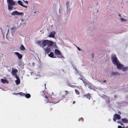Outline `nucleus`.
<instances>
[{
    "label": "nucleus",
    "instance_id": "f257e3e1",
    "mask_svg": "<svg viewBox=\"0 0 128 128\" xmlns=\"http://www.w3.org/2000/svg\"><path fill=\"white\" fill-rule=\"evenodd\" d=\"M38 43L40 46H43L42 48L45 50L46 52L48 54L51 51L50 48L47 47L45 49L44 47L47 46H52L53 44V42L46 40L38 41Z\"/></svg>",
    "mask_w": 128,
    "mask_h": 128
},
{
    "label": "nucleus",
    "instance_id": "f03ea898",
    "mask_svg": "<svg viewBox=\"0 0 128 128\" xmlns=\"http://www.w3.org/2000/svg\"><path fill=\"white\" fill-rule=\"evenodd\" d=\"M112 62L114 65L116 66L118 70H121L124 65L118 60L116 55L112 54Z\"/></svg>",
    "mask_w": 128,
    "mask_h": 128
},
{
    "label": "nucleus",
    "instance_id": "7ed1b4c3",
    "mask_svg": "<svg viewBox=\"0 0 128 128\" xmlns=\"http://www.w3.org/2000/svg\"><path fill=\"white\" fill-rule=\"evenodd\" d=\"M8 10L10 11L13 8V6L15 5L16 2L13 0H7Z\"/></svg>",
    "mask_w": 128,
    "mask_h": 128
},
{
    "label": "nucleus",
    "instance_id": "20e7f679",
    "mask_svg": "<svg viewBox=\"0 0 128 128\" xmlns=\"http://www.w3.org/2000/svg\"><path fill=\"white\" fill-rule=\"evenodd\" d=\"M117 114H115L114 115L113 120L115 122L116 120H119L121 118V116L120 115L121 114L120 112H119Z\"/></svg>",
    "mask_w": 128,
    "mask_h": 128
},
{
    "label": "nucleus",
    "instance_id": "39448f33",
    "mask_svg": "<svg viewBox=\"0 0 128 128\" xmlns=\"http://www.w3.org/2000/svg\"><path fill=\"white\" fill-rule=\"evenodd\" d=\"M15 31V29L14 28H12L11 29V34H9V35L8 36V33L9 32V30H8V32L7 34H6V36H7L8 35V36H9L10 38H12L13 37V35L14 34V32Z\"/></svg>",
    "mask_w": 128,
    "mask_h": 128
},
{
    "label": "nucleus",
    "instance_id": "423d86ee",
    "mask_svg": "<svg viewBox=\"0 0 128 128\" xmlns=\"http://www.w3.org/2000/svg\"><path fill=\"white\" fill-rule=\"evenodd\" d=\"M54 53L56 54L57 56L59 58H64L58 50L55 49L54 50Z\"/></svg>",
    "mask_w": 128,
    "mask_h": 128
},
{
    "label": "nucleus",
    "instance_id": "0eeeda50",
    "mask_svg": "<svg viewBox=\"0 0 128 128\" xmlns=\"http://www.w3.org/2000/svg\"><path fill=\"white\" fill-rule=\"evenodd\" d=\"M16 15L18 16H23L24 15V14L23 12H19L16 11L13 12L11 14V15L12 16H14Z\"/></svg>",
    "mask_w": 128,
    "mask_h": 128
},
{
    "label": "nucleus",
    "instance_id": "6e6552de",
    "mask_svg": "<svg viewBox=\"0 0 128 128\" xmlns=\"http://www.w3.org/2000/svg\"><path fill=\"white\" fill-rule=\"evenodd\" d=\"M87 85L88 88L90 89H94V88H95V86L92 84L91 83L89 82H88Z\"/></svg>",
    "mask_w": 128,
    "mask_h": 128
},
{
    "label": "nucleus",
    "instance_id": "1a4fd4ad",
    "mask_svg": "<svg viewBox=\"0 0 128 128\" xmlns=\"http://www.w3.org/2000/svg\"><path fill=\"white\" fill-rule=\"evenodd\" d=\"M18 70L17 69H14L12 70L11 71V74L12 75L14 76V75H16V73L18 72Z\"/></svg>",
    "mask_w": 128,
    "mask_h": 128
},
{
    "label": "nucleus",
    "instance_id": "9d476101",
    "mask_svg": "<svg viewBox=\"0 0 128 128\" xmlns=\"http://www.w3.org/2000/svg\"><path fill=\"white\" fill-rule=\"evenodd\" d=\"M17 2L21 6H22L25 8H27V6L26 5H24L22 4V2L21 1L18 0L17 1Z\"/></svg>",
    "mask_w": 128,
    "mask_h": 128
},
{
    "label": "nucleus",
    "instance_id": "9b49d317",
    "mask_svg": "<svg viewBox=\"0 0 128 128\" xmlns=\"http://www.w3.org/2000/svg\"><path fill=\"white\" fill-rule=\"evenodd\" d=\"M56 33L55 31H52L50 34L49 36L50 37L54 38V34Z\"/></svg>",
    "mask_w": 128,
    "mask_h": 128
},
{
    "label": "nucleus",
    "instance_id": "f8f14e48",
    "mask_svg": "<svg viewBox=\"0 0 128 128\" xmlns=\"http://www.w3.org/2000/svg\"><path fill=\"white\" fill-rule=\"evenodd\" d=\"M15 54L18 57L19 59H21L22 57V55L18 52H15Z\"/></svg>",
    "mask_w": 128,
    "mask_h": 128
},
{
    "label": "nucleus",
    "instance_id": "ddd939ff",
    "mask_svg": "<svg viewBox=\"0 0 128 128\" xmlns=\"http://www.w3.org/2000/svg\"><path fill=\"white\" fill-rule=\"evenodd\" d=\"M21 22V24L22 26H26V22H25L24 19H22Z\"/></svg>",
    "mask_w": 128,
    "mask_h": 128
},
{
    "label": "nucleus",
    "instance_id": "4468645a",
    "mask_svg": "<svg viewBox=\"0 0 128 128\" xmlns=\"http://www.w3.org/2000/svg\"><path fill=\"white\" fill-rule=\"evenodd\" d=\"M69 2L68 1H67L66 3L67 10H69L70 9V8L69 7L70 4H69Z\"/></svg>",
    "mask_w": 128,
    "mask_h": 128
},
{
    "label": "nucleus",
    "instance_id": "2eb2a0df",
    "mask_svg": "<svg viewBox=\"0 0 128 128\" xmlns=\"http://www.w3.org/2000/svg\"><path fill=\"white\" fill-rule=\"evenodd\" d=\"M22 94L21 95H22L24 96L26 98H28L30 97V94H25L23 93H22Z\"/></svg>",
    "mask_w": 128,
    "mask_h": 128
},
{
    "label": "nucleus",
    "instance_id": "dca6fc26",
    "mask_svg": "<svg viewBox=\"0 0 128 128\" xmlns=\"http://www.w3.org/2000/svg\"><path fill=\"white\" fill-rule=\"evenodd\" d=\"M121 70H122L124 72H126L128 70V67L125 66H123Z\"/></svg>",
    "mask_w": 128,
    "mask_h": 128
},
{
    "label": "nucleus",
    "instance_id": "f3484780",
    "mask_svg": "<svg viewBox=\"0 0 128 128\" xmlns=\"http://www.w3.org/2000/svg\"><path fill=\"white\" fill-rule=\"evenodd\" d=\"M118 16L120 17L119 18L122 22H125L127 20V19L122 18L120 14H118Z\"/></svg>",
    "mask_w": 128,
    "mask_h": 128
},
{
    "label": "nucleus",
    "instance_id": "a211bd4d",
    "mask_svg": "<svg viewBox=\"0 0 128 128\" xmlns=\"http://www.w3.org/2000/svg\"><path fill=\"white\" fill-rule=\"evenodd\" d=\"M111 74L112 75H119L120 74L119 72H111Z\"/></svg>",
    "mask_w": 128,
    "mask_h": 128
},
{
    "label": "nucleus",
    "instance_id": "6ab92c4d",
    "mask_svg": "<svg viewBox=\"0 0 128 128\" xmlns=\"http://www.w3.org/2000/svg\"><path fill=\"white\" fill-rule=\"evenodd\" d=\"M1 81L3 84H7L8 83V81L6 79H1Z\"/></svg>",
    "mask_w": 128,
    "mask_h": 128
},
{
    "label": "nucleus",
    "instance_id": "aec40b11",
    "mask_svg": "<svg viewBox=\"0 0 128 128\" xmlns=\"http://www.w3.org/2000/svg\"><path fill=\"white\" fill-rule=\"evenodd\" d=\"M48 56L52 58H56V57L54 56V53L52 52H51L50 54H48Z\"/></svg>",
    "mask_w": 128,
    "mask_h": 128
},
{
    "label": "nucleus",
    "instance_id": "412c9836",
    "mask_svg": "<svg viewBox=\"0 0 128 128\" xmlns=\"http://www.w3.org/2000/svg\"><path fill=\"white\" fill-rule=\"evenodd\" d=\"M122 122L125 123H128V120L126 118H122Z\"/></svg>",
    "mask_w": 128,
    "mask_h": 128
},
{
    "label": "nucleus",
    "instance_id": "4be33fe9",
    "mask_svg": "<svg viewBox=\"0 0 128 128\" xmlns=\"http://www.w3.org/2000/svg\"><path fill=\"white\" fill-rule=\"evenodd\" d=\"M20 49L21 50H25V48L23 45H22L20 47Z\"/></svg>",
    "mask_w": 128,
    "mask_h": 128
},
{
    "label": "nucleus",
    "instance_id": "5701e85b",
    "mask_svg": "<svg viewBox=\"0 0 128 128\" xmlns=\"http://www.w3.org/2000/svg\"><path fill=\"white\" fill-rule=\"evenodd\" d=\"M15 82L16 84H18L20 83V80L19 79H17L15 80Z\"/></svg>",
    "mask_w": 128,
    "mask_h": 128
},
{
    "label": "nucleus",
    "instance_id": "b1692460",
    "mask_svg": "<svg viewBox=\"0 0 128 128\" xmlns=\"http://www.w3.org/2000/svg\"><path fill=\"white\" fill-rule=\"evenodd\" d=\"M86 96V97L88 98L89 100L90 99V94H88L87 95H84V96Z\"/></svg>",
    "mask_w": 128,
    "mask_h": 128
},
{
    "label": "nucleus",
    "instance_id": "393cba45",
    "mask_svg": "<svg viewBox=\"0 0 128 128\" xmlns=\"http://www.w3.org/2000/svg\"><path fill=\"white\" fill-rule=\"evenodd\" d=\"M75 91L76 93L78 94H79V92L78 90H75Z\"/></svg>",
    "mask_w": 128,
    "mask_h": 128
},
{
    "label": "nucleus",
    "instance_id": "a878e982",
    "mask_svg": "<svg viewBox=\"0 0 128 128\" xmlns=\"http://www.w3.org/2000/svg\"><path fill=\"white\" fill-rule=\"evenodd\" d=\"M83 82L84 83V86H86L87 85V84L88 82L86 83L84 81H83Z\"/></svg>",
    "mask_w": 128,
    "mask_h": 128
},
{
    "label": "nucleus",
    "instance_id": "bb28decb",
    "mask_svg": "<svg viewBox=\"0 0 128 128\" xmlns=\"http://www.w3.org/2000/svg\"><path fill=\"white\" fill-rule=\"evenodd\" d=\"M24 2L26 4H28V2L27 1H24Z\"/></svg>",
    "mask_w": 128,
    "mask_h": 128
},
{
    "label": "nucleus",
    "instance_id": "cd10ccee",
    "mask_svg": "<svg viewBox=\"0 0 128 128\" xmlns=\"http://www.w3.org/2000/svg\"><path fill=\"white\" fill-rule=\"evenodd\" d=\"M14 76H15L16 78L17 79H19L18 78V77L17 76V74H16V75H14Z\"/></svg>",
    "mask_w": 128,
    "mask_h": 128
},
{
    "label": "nucleus",
    "instance_id": "c85d7f7f",
    "mask_svg": "<svg viewBox=\"0 0 128 128\" xmlns=\"http://www.w3.org/2000/svg\"><path fill=\"white\" fill-rule=\"evenodd\" d=\"M118 128H124V127H122L121 126H118Z\"/></svg>",
    "mask_w": 128,
    "mask_h": 128
},
{
    "label": "nucleus",
    "instance_id": "c756f323",
    "mask_svg": "<svg viewBox=\"0 0 128 128\" xmlns=\"http://www.w3.org/2000/svg\"><path fill=\"white\" fill-rule=\"evenodd\" d=\"M76 47L78 49V50L80 51V49L77 46H76Z\"/></svg>",
    "mask_w": 128,
    "mask_h": 128
},
{
    "label": "nucleus",
    "instance_id": "7c9ffc66",
    "mask_svg": "<svg viewBox=\"0 0 128 128\" xmlns=\"http://www.w3.org/2000/svg\"><path fill=\"white\" fill-rule=\"evenodd\" d=\"M68 92L67 91H66L65 92V95H66L67 94H68Z\"/></svg>",
    "mask_w": 128,
    "mask_h": 128
},
{
    "label": "nucleus",
    "instance_id": "2f4dec72",
    "mask_svg": "<svg viewBox=\"0 0 128 128\" xmlns=\"http://www.w3.org/2000/svg\"><path fill=\"white\" fill-rule=\"evenodd\" d=\"M118 123L119 124H122V123L120 121H118Z\"/></svg>",
    "mask_w": 128,
    "mask_h": 128
},
{
    "label": "nucleus",
    "instance_id": "473e14b6",
    "mask_svg": "<svg viewBox=\"0 0 128 128\" xmlns=\"http://www.w3.org/2000/svg\"><path fill=\"white\" fill-rule=\"evenodd\" d=\"M92 56L93 58L94 57V54H92Z\"/></svg>",
    "mask_w": 128,
    "mask_h": 128
},
{
    "label": "nucleus",
    "instance_id": "72a5a7b5",
    "mask_svg": "<svg viewBox=\"0 0 128 128\" xmlns=\"http://www.w3.org/2000/svg\"><path fill=\"white\" fill-rule=\"evenodd\" d=\"M30 73L31 75H32V74H33V72H31Z\"/></svg>",
    "mask_w": 128,
    "mask_h": 128
},
{
    "label": "nucleus",
    "instance_id": "f704fd0d",
    "mask_svg": "<svg viewBox=\"0 0 128 128\" xmlns=\"http://www.w3.org/2000/svg\"><path fill=\"white\" fill-rule=\"evenodd\" d=\"M75 101H73V104H74L75 103Z\"/></svg>",
    "mask_w": 128,
    "mask_h": 128
},
{
    "label": "nucleus",
    "instance_id": "c9c22d12",
    "mask_svg": "<svg viewBox=\"0 0 128 128\" xmlns=\"http://www.w3.org/2000/svg\"><path fill=\"white\" fill-rule=\"evenodd\" d=\"M38 78L40 77V75H38Z\"/></svg>",
    "mask_w": 128,
    "mask_h": 128
},
{
    "label": "nucleus",
    "instance_id": "e433bc0d",
    "mask_svg": "<svg viewBox=\"0 0 128 128\" xmlns=\"http://www.w3.org/2000/svg\"><path fill=\"white\" fill-rule=\"evenodd\" d=\"M106 80H104V81H103V82H106Z\"/></svg>",
    "mask_w": 128,
    "mask_h": 128
},
{
    "label": "nucleus",
    "instance_id": "4c0bfd02",
    "mask_svg": "<svg viewBox=\"0 0 128 128\" xmlns=\"http://www.w3.org/2000/svg\"><path fill=\"white\" fill-rule=\"evenodd\" d=\"M94 89H92L93 90H94V91H95V90L94 89Z\"/></svg>",
    "mask_w": 128,
    "mask_h": 128
},
{
    "label": "nucleus",
    "instance_id": "58836bf2",
    "mask_svg": "<svg viewBox=\"0 0 128 128\" xmlns=\"http://www.w3.org/2000/svg\"><path fill=\"white\" fill-rule=\"evenodd\" d=\"M45 97L46 98H47V97H46V96H45Z\"/></svg>",
    "mask_w": 128,
    "mask_h": 128
},
{
    "label": "nucleus",
    "instance_id": "ea45409f",
    "mask_svg": "<svg viewBox=\"0 0 128 128\" xmlns=\"http://www.w3.org/2000/svg\"><path fill=\"white\" fill-rule=\"evenodd\" d=\"M81 120H82L83 119V118H81Z\"/></svg>",
    "mask_w": 128,
    "mask_h": 128
},
{
    "label": "nucleus",
    "instance_id": "a19ab883",
    "mask_svg": "<svg viewBox=\"0 0 128 128\" xmlns=\"http://www.w3.org/2000/svg\"><path fill=\"white\" fill-rule=\"evenodd\" d=\"M114 96V97H116V96Z\"/></svg>",
    "mask_w": 128,
    "mask_h": 128
},
{
    "label": "nucleus",
    "instance_id": "79ce46f5",
    "mask_svg": "<svg viewBox=\"0 0 128 128\" xmlns=\"http://www.w3.org/2000/svg\"><path fill=\"white\" fill-rule=\"evenodd\" d=\"M46 84H45V85H44V86H45V87H46Z\"/></svg>",
    "mask_w": 128,
    "mask_h": 128
},
{
    "label": "nucleus",
    "instance_id": "37998d69",
    "mask_svg": "<svg viewBox=\"0 0 128 128\" xmlns=\"http://www.w3.org/2000/svg\"><path fill=\"white\" fill-rule=\"evenodd\" d=\"M126 128H128V127H126Z\"/></svg>",
    "mask_w": 128,
    "mask_h": 128
},
{
    "label": "nucleus",
    "instance_id": "c03bdc74",
    "mask_svg": "<svg viewBox=\"0 0 128 128\" xmlns=\"http://www.w3.org/2000/svg\"><path fill=\"white\" fill-rule=\"evenodd\" d=\"M36 12H34V13H36Z\"/></svg>",
    "mask_w": 128,
    "mask_h": 128
},
{
    "label": "nucleus",
    "instance_id": "a18cd8bd",
    "mask_svg": "<svg viewBox=\"0 0 128 128\" xmlns=\"http://www.w3.org/2000/svg\"><path fill=\"white\" fill-rule=\"evenodd\" d=\"M37 78H35V79H37Z\"/></svg>",
    "mask_w": 128,
    "mask_h": 128
},
{
    "label": "nucleus",
    "instance_id": "49530a36",
    "mask_svg": "<svg viewBox=\"0 0 128 128\" xmlns=\"http://www.w3.org/2000/svg\"><path fill=\"white\" fill-rule=\"evenodd\" d=\"M75 70H76V69H75Z\"/></svg>",
    "mask_w": 128,
    "mask_h": 128
},
{
    "label": "nucleus",
    "instance_id": "de8ad7c7",
    "mask_svg": "<svg viewBox=\"0 0 128 128\" xmlns=\"http://www.w3.org/2000/svg\"><path fill=\"white\" fill-rule=\"evenodd\" d=\"M75 70H76V69H75Z\"/></svg>",
    "mask_w": 128,
    "mask_h": 128
},
{
    "label": "nucleus",
    "instance_id": "09e8293b",
    "mask_svg": "<svg viewBox=\"0 0 128 128\" xmlns=\"http://www.w3.org/2000/svg\"><path fill=\"white\" fill-rule=\"evenodd\" d=\"M75 70H76V69H75Z\"/></svg>",
    "mask_w": 128,
    "mask_h": 128
},
{
    "label": "nucleus",
    "instance_id": "8fccbe9b",
    "mask_svg": "<svg viewBox=\"0 0 128 128\" xmlns=\"http://www.w3.org/2000/svg\"><path fill=\"white\" fill-rule=\"evenodd\" d=\"M0 49H1V48L0 47Z\"/></svg>",
    "mask_w": 128,
    "mask_h": 128
},
{
    "label": "nucleus",
    "instance_id": "3c124183",
    "mask_svg": "<svg viewBox=\"0 0 128 128\" xmlns=\"http://www.w3.org/2000/svg\"><path fill=\"white\" fill-rule=\"evenodd\" d=\"M57 102H56V103H57Z\"/></svg>",
    "mask_w": 128,
    "mask_h": 128
}]
</instances>
